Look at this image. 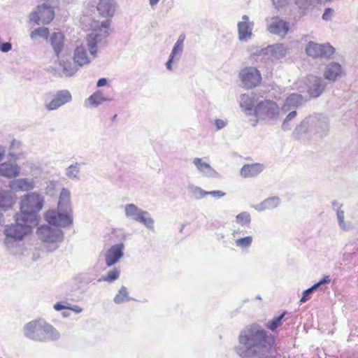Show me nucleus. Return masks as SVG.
Wrapping results in <instances>:
<instances>
[{"mask_svg":"<svg viewBox=\"0 0 358 358\" xmlns=\"http://www.w3.org/2000/svg\"><path fill=\"white\" fill-rule=\"evenodd\" d=\"M281 110L278 104L271 100H264L257 103L255 117L270 124H275L280 117Z\"/></svg>","mask_w":358,"mask_h":358,"instance_id":"423d86ee","label":"nucleus"},{"mask_svg":"<svg viewBox=\"0 0 358 358\" xmlns=\"http://www.w3.org/2000/svg\"><path fill=\"white\" fill-rule=\"evenodd\" d=\"M131 297L129 296V292L126 287L122 286L118 291V293L114 297V302L116 304H121L125 301L132 300Z\"/></svg>","mask_w":358,"mask_h":358,"instance_id":"e433bc0d","label":"nucleus"},{"mask_svg":"<svg viewBox=\"0 0 358 358\" xmlns=\"http://www.w3.org/2000/svg\"><path fill=\"white\" fill-rule=\"evenodd\" d=\"M185 35L184 34H181L179 36V37H178L177 41L176 42V43L179 44V45H182L184 46V41H185Z\"/></svg>","mask_w":358,"mask_h":358,"instance_id":"680f3d73","label":"nucleus"},{"mask_svg":"<svg viewBox=\"0 0 358 358\" xmlns=\"http://www.w3.org/2000/svg\"><path fill=\"white\" fill-rule=\"evenodd\" d=\"M239 76L243 86L248 89L255 87L262 80L259 71L255 67L242 69Z\"/></svg>","mask_w":358,"mask_h":358,"instance_id":"ddd939ff","label":"nucleus"},{"mask_svg":"<svg viewBox=\"0 0 358 358\" xmlns=\"http://www.w3.org/2000/svg\"><path fill=\"white\" fill-rule=\"evenodd\" d=\"M183 48V45L175 43L169 56L176 59V62H178L182 54Z\"/></svg>","mask_w":358,"mask_h":358,"instance_id":"c03bdc74","label":"nucleus"},{"mask_svg":"<svg viewBox=\"0 0 358 358\" xmlns=\"http://www.w3.org/2000/svg\"><path fill=\"white\" fill-rule=\"evenodd\" d=\"M111 23V20L110 19H106L101 22L100 31H103L106 36L108 34V29L110 27Z\"/></svg>","mask_w":358,"mask_h":358,"instance_id":"8fccbe9b","label":"nucleus"},{"mask_svg":"<svg viewBox=\"0 0 358 358\" xmlns=\"http://www.w3.org/2000/svg\"><path fill=\"white\" fill-rule=\"evenodd\" d=\"M54 308L56 310H62L66 308V306L60 302H57L54 305Z\"/></svg>","mask_w":358,"mask_h":358,"instance_id":"e2e57ef3","label":"nucleus"},{"mask_svg":"<svg viewBox=\"0 0 358 358\" xmlns=\"http://www.w3.org/2000/svg\"><path fill=\"white\" fill-rule=\"evenodd\" d=\"M44 198L37 192H31L24 195L20 201V212L29 220L31 223L38 224L39 212L43 206Z\"/></svg>","mask_w":358,"mask_h":358,"instance_id":"39448f33","label":"nucleus"},{"mask_svg":"<svg viewBox=\"0 0 358 358\" xmlns=\"http://www.w3.org/2000/svg\"><path fill=\"white\" fill-rule=\"evenodd\" d=\"M124 245L122 243H120L112 245L107 251L106 254V264L107 266H112L119 262V260L123 257V250Z\"/></svg>","mask_w":358,"mask_h":358,"instance_id":"2eb2a0df","label":"nucleus"},{"mask_svg":"<svg viewBox=\"0 0 358 358\" xmlns=\"http://www.w3.org/2000/svg\"><path fill=\"white\" fill-rule=\"evenodd\" d=\"M159 0H150V5L153 7L158 3Z\"/></svg>","mask_w":358,"mask_h":358,"instance_id":"774afa93","label":"nucleus"},{"mask_svg":"<svg viewBox=\"0 0 358 358\" xmlns=\"http://www.w3.org/2000/svg\"><path fill=\"white\" fill-rule=\"evenodd\" d=\"M262 170L263 166L260 164H245L241 169V175L244 178L255 177L259 174Z\"/></svg>","mask_w":358,"mask_h":358,"instance_id":"cd10ccee","label":"nucleus"},{"mask_svg":"<svg viewBox=\"0 0 358 358\" xmlns=\"http://www.w3.org/2000/svg\"><path fill=\"white\" fill-rule=\"evenodd\" d=\"M229 124V121L227 119H215L214 121V124L216 128V131L221 130L226 127Z\"/></svg>","mask_w":358,"mask_h":358,"instance_id":"09e8293b","label":"nucleus"},{"mask_svg":"<svg viewBox=\"0 0 358 358\" xmlns=\"http://www.w3.org/2000/svg\"><path fill=\"white\" fill-rule=\"evenodd\" d=\"M72 96L71 92L67 90H62L57 91L53 96L52 99L45 103V108L48 110H55L59 107L71 102Z\"/></svg>","mask_w":358,"mask_h":358,"instance_id":"4468645a","label":"nucleus"},{"mask_svg":"<svg viewBox=\"0 0 358 358\" xmlns=\"http://www.w3.org/2000/svg\"><path fill=\"white\" fill-rule=\"evenodd\" d=\"M309 117L303 120L299 124H298L292 132L293 138L296 139L300 138L303 134L310 132Z\"/></svg>","mask_w":358,"mask_h":358,"instance_id":"473e14b6","label":"nucleus"},{"mask_svg":"<svg viewBox=\"0 0 358 358\" xmlns=\"http://www.w3.org/2000/svg\"><path fill=\"white\" fill-rule=\"evenodd\" d=\"M297 113L296 110H291L285 118V120L292 122L296 116Z\"/></svg>","mask_w":358,"mask_h":358,"instance_id":"4d7b16f0","label":"nucleus"},{"mask_svg":"<svg viewBox=\"0 0 358 358\" xmlns=\"http://www.w3.org/2000/svg\"><path fill=\"white\" fill-rule=\"evenodd\" d=\"M252 242V237L250 236L238 238L235 241L236 245L241 248H249L251 245Z\"/></svg>","mask_w":358,"mask_h":358,"instance_id":"a18cd8bd","label":"nucleus"},{"mask_svg":"<svg viewBox=\"0 0 358 358\" xmlns=\"http://www.w3.org/2000/svg\"><path fill=\"white\" fill-rule=\"evenodd\" d=\"M313 293V292H312L311 289H310L309 288L304 290L303 292L302 297L300 299V303H306L308 300H309L311 298Z\"/></svg>","mask_w":358,"mask_h":358,"instance_id":"3c124183","label":"nucleus"},{"mask_svg":"<svg viewBox=\"0 0 358 358\" xmlns=\"http://www.w3.org/2000/svg\"><path fill=\"white\" fill-rule=\"evenodd\" d=\"M10 187L15 190L29 191L35 187V182L28 178H19L14 180Z\"/></svg>","mask_w":358,"mask_h":358,"instance_id":"c85d7f7f","label":"nucleus"},{"mask_svg":"<svg viewBox=\"0 0 358 358\" xmlns=\"http://www.w3.org/2000/svg\"><path fill=\"white\" fill-rule=\"evenodd\" d=\"M97 274L92 271L78 274L75 277V280L80 284L88 285L95 280Z\"/></svg>","mask_w":358,"mask_h":358,"instance_id":"72a5a7b5","label":"nucleus"},{"mask_svg":"<svg viewBox=\"0 0 358 358\" xmlns=\"http://www.w3.org/2000/svg\"><path fill=\"white\" fill-rule=\"evenodd\" d=\"M120 274V271L118 268H114L108 272L107 275L102 276L97 280L98 282L106 281L108 282H114L117 280Z\"/></svg>","mask_w":358,"mask_h":358,"instance_id":"a19ab883","label":"nucleus"},{"mask_svg":"<svg viewBox=\"0 0 358 358\" xmlns=\"http://www.w3.org/2000/svg\"><path fill=\"white\" fill-rule=\"evenodd\" d=\"M176 62V59L171 57L169 56L168 61L166 62V67L168 70L171 71L172 70V64Z\"/></svg>","mask_w":358,"mask_h":358,"instance_id":"bf43d9fd","label":"nucleus"},{"mask_svg":"<svg viewBox=\"0 0 358 358\" xmlns=\"http://www.w3.org/2000/svg\"><path fill=\"white\" fill-rule=\"evenodd\" d=\"M281 128L283 131L290 130L292 128L291 122L284 120L281 125Z\"/></svg>","mask_w":358,"mask_h":358,"instance_id":"13d9d810","label":"nucleus"},{"mask_svg":"<svg viewBox=\"0 0 358 358\" xmlns=\"http://www.w3.org/2000/svg\"><path fill=\"white\" fill-rule=\"evenodd\" d=\"M14 217L13 223L4 227V243L7 248L13 247L16 242L23 240L24 237L32 232L33 228L38 224L37 223H31L27 217L18 213Z\"/></svg>","mask_w":358,"mask_h":358,"instance_id":"7ed1b4c3","label":"nucleus"},{"mask_svg":"<svg viewBox=\"0 0 358 358\" xmlns=\"http://www.w3.org/2000/svg\"><path fill=\"white\" fill-rule=\"evenodd\" d=\"M294 3L302 14H306L315 6V0H294Z\"/></svg>","mask_w":358,"mask_h":358,"instance_id":"f704fd0d","label":"nucleus"},{"mask_svg":"<svg viewBox=\"0 0 358 358\" xmlns=\"http://www.w3.org/2000/svg\"><path fill=\"white\" fill-rule=\"evenodd\" d=\"M308 117L310 124V133L317 134L320 137L327 134L329 131V121L325 116L319 114Z\"/></svg>","mask_w":358,"mask_h":358,"instance_id":"f8f14e48","label":"nucleus"},{"mask_svg":"<svg viewBox=\"0 0 358 358\" xmlns=\"http://www.w3.org/2000/svg\"><path fill=\"white\" fill-rule=\"evenodd\" d=\"M59 69L62 70V76H72L78 70V64L71 61H59Z\"/></svg>","mask_w":358,"mask_h":358,"instance_id":"c756f323","label":"nucleus"},{"mask_svg":"<svg viewBox=\"0 0 358 358\" xmlns=\"http://www.w3.org/2000/svg\"><path fill=\"white\" fill-rule=\"evenodd\" d=\"M12 48V45L10 42H2L0 41V50L3 52H8Z\"/></svg>","mask_w":358,"mask_h":358,"instance_id":"864d4df0","label":"nucleus"},{"mask_svg":"<svg viewBox=\"0 0 358 358\" xmlns=\"http://www.w3.org/2000/svg\"><path fill=\"white\" fill-rule=\"evenodd\" d=\"M99 36L96 33H92L87 38V47L90 54L94 57L97 52V43L99 41Z\"/></svg>","mask_w":358,"mask_h":358,"instance_id":"c9c22d12","label":"nucleus"},{"mask_svg":"<svg viewBox=\"0 0 358 358\" xmlns=\"http://www.w3.org/2000/svg\"><path fill=\"white\" fill-rule=\"evenodd\" d=\"M332 206L334 209L336 208V207H337L338 209H341V205H340L336 201H334L332 202Z\"/></svg>","mask_w":358,"mask_h":358,"instance_id":"338daca9","label":"nucleus"},{"mask_svg":"<svg viewBox=\"0 0 358 358\" xmlns=\"http://www.w3.org/2000/svg\"><path fill=\"white\" fill-rule=\"evenodd\" d=\"M289 29V23L279 17H273L268 25V31L274 34L285 36Z\"/></svg>","mask_w":358,"mask_h":358,"instance_id":"a211bd4d","label":"nucleus"},{"mask_svg":"<svg viewBox=\"0 0 358 358\" xmlns=\"http://www.w3.org/2000/svg\"><path fill=\"white\" fill-rule=\"evenodd\" d=\"M69 308L76 313H80L83 311V309L78 306H73Z\"/></svg>","mask_w":358,"mask_h":358,"instance_id":"0e129e2a","label":"nucleus"},{"mask_svg":"<svg viewBox=\"0 0 358 358\" xmlns=\"http://www.w3.org/2000/svg\"><path fill=\"white\" fill-rule=\"evenodd\" d=\"M343 73L342 66L338 62H331L328 64L324 69V77L325 79L335 82L340 78Z\"/></svg>","mask_w":358,"mask_h":358,"instance_id":"f3484780","label":"nucleus"},{"mask_svg":"<svg viewBox=\"0 0 358 358\" xmlns=\"http://www.w3.org/2000/svg\"><path fill=\"white\" fill-rule=\"evenodd\" d=\"M275 342L271 334L262 326L252 324L241 331L235 352L240 358H269Z\"/></svg>","mask_w":358,"mask_h":358,"instance_id":"f257e3e1","label":"nucleus"},{"mask_svg":"<svg viewBox=\"0 0 358 358\" xmlns=\"http://www.w3.org/2000/svg\"><path fill=\"white\" fill-rule=\"evenodd\" d=\"M256 96L243 94L241 96L240 106L247 115H255Z\"/></svg>","mask_w":358,"mask_h":358,"instance_id":"4be33fe9","label":"nucleus"},{"mask_svg":"<svg viewBox=\"0 0 358 358\" xmlns=\"http://www.w3.org/2000/svg\"><path fill=\"white\" fill-rule=\"evenodd\" d=\"M192 163L198 171L205 177L215 178L218 176V173L209 164L203 162L201 158H194Z\"/></svg>","mask_w":358,"mask_h":358,"instance_id":"412c9836","label":"nucleus"},{"mask_svg":"<svg viewBox=\"0 0 358 358\" xmlns=\"http://www.w3.org/2000/svg\"><path fill=\"white\" fill-rule=\"evenodd\" d=\"M20 172V167L17 164L3 162L0 164V176L8 178H13L18 176Z\"/></svg>","mask_w":358,"mask_h":358,"instance_id":"b1692460","label":"nucleus"},{"mask_svg":"<svg viewBox=\"0 0 358 358\" xmlns=\"http://www.w3.org/2000/svg\"><path fill=\"white\" fill-rule=\"evenodd\" d=\"M259 54L270 55L275 59H280L286 56L287 50L283 44L276 43L261 49Z\"/></svg>","mask_w":358,"mask_h":358,"instance_id":"aec40b11","label":"nucleus"},{"mask_svg":"<svg viewBox=\"0 0 358 358\" xmlns=\"http://www.w3.org/2000/svg\"><path fill=\"white\" fill-rule=\"evenodd\" d=\"M304 102L303 96L297 93L289 94L285 100V103L281 108V112L285 113L291 110H296V108L302 106Z\"/></svg>","mask_w":358,"mask_h":358,"instance_id":"dca6fc26","label":"nucleus"},{"mask_svg":"<svg viewBox=\"0 0 358 358\" xmlns=\"http://www.w3.org/2000/svg\"><path fill=\"white\" fill-rule=\"evenodd\" d=\"M236 222L242 226L248 227L251 222L250 214L246 211L238 214L236 216Z\"/></svg>","mask_w":358,"mask_h":358,"instance_id":"79ce46f5","label":"nucleus"},{"mask_svg":"<svg viewBox=\"0 0 358 358\" xmlns=\"http://www.w3.org/2000/svg\"><path fill=\"white\" fill-rule=\"evenodd\" d=\"M334 13V10L331 8H327L324 10V13L322 14V19L324 20H331L332 15Z\"/></svg>","mask_w":358,"mask_h":358,"instance_id":"5fc2aeb1","label":"nucleus"},{"mask_svg":"<svg viewBox=\"0 0 358 358\" xmlns=\"http://www.w3.org/2000/svg\"><path fill=\"white\" fill-rule=\"evenodd\" d=\"M187 189L188 191L194 195L196 199H201L206 196V191L194 185H189Z\"/></svg>","mask_w":358,"mask_h":358,"instance_id":"37998d69","label":"nucleus"},{"mask_svg":"<svg viewBox=\"0 0 358 358\" xmlns=\"http://www.w3.org/2000/svg\"><path fill=\"white\" fill-rule=\"evenodd\" d=\"M289 0H272L273 5L277 9H280L288 4Z\"/></svg>","mask_w":358,"mask_h":358,"instance_id":"603ef678","label":"nucleus"},{"mask_svg":"<svg viewBox=\"0 0 358 358\" xmlns=\"http://www.w3.org/2000/svg\"><path fill=\"white\" fill-rule=\"evenodd\" d=\"M116 3L114 0H99L97 10L103 17H113L115 12Z\"/></svg>","mask_w":358,"mask_h":358,"instance_id":"5701e85b","label":"nucleus"},{"mask_svg":"<svg viewBox=\"0 0 358 358\" xmlns=\"http://www.w3.org/2000/svg\"><path fill=\"white\" fill-rule=\"evenodd\" d=\"M307 93L313 99L320 96L327 87L326 81L321 77L309 75L306 79Z\"/></svg>","mask_w":358,"mask_h":358,"instance_id":"9b49d317","label":"nucleus"},{"mask_svg":"<svg viewBox=\"0 0 358 358\" xmlns=\"http://www.w3.org/2000/svg\"><path fill=\"white\" fill-rule=\"evenodd\" d=\"M243 21L238 23V38L240 41H248L252 36L253 22H249V17L246 15L242 17Z\"/></svg>","mask_w":358,"mask_h":358,"instance_id":"6ab92c4d","label":"nucleus"},{"mask_svg":"<svg viewBox=\"0 0 358 358\" xmlns=\"http://www.w3.org/2000/svg\"><path fill=\"white\" fill-rule=\"evenodd\" d=\"M36 233L39 240L48 244L47 246L48 252L55 250L59 247L58 244L64 239L62 230L47 224L40 226L37 229Z\"/></svg>","mask_w":358,"mask_h":358,"instance_id":"0eeeda50","label":"nucleus"},{"mask_svg":"<svg viewBox=\"0 0 358 358\" xmlns=\"http://www.w3.org/2000/svg\"><path fill=\"white\" fill-rule=\"evenodd\" d=\"M41 5L37 6L36 10L29 15V20L36 24H49L55 17V7L58 0H43Z\"/></svg>","mask_w":358,"mask_h":358,"instance_id":"6e6552de","label":"nucleus"},{"mask_svg":"<svg viewBox=\"0 0 358 358\" xmlns=\"http://www.w3.org/2000/svg\"><path fill=\"white\" fill-rule=\"evenodd\" d=\"M206 195H210L214 197L220 198L225 195V193L220 190H213V191H206Z\"/></svg>","mask_w":358,"mask_h":358,"instance_id":"6e6d98bb","label":"nucleus"},{"mask_svg":"<svg viewBox=\"0 0 358 358\" xmlns=\"http://www.w3.org/2000/svg\"><path fill=\"white\" fill-rule=\"evenodd\" d=\"M50 43L55 53L56 57L59 59L64 45V36L62 32H54L50 36Z\"/></svg>","mask_w":358,"mask_h":358,"instance_id":"a878e982","label":"nucleus"},{"mask_svg":"<svg viewBox=\"0 0 358 358\" xmlns=\"http://www.w3.org/2000/svg\"><path fill=\"white\" fill-rule=\"evenodd\" d=\"M80 171V164L76 162L66 169L65 174L69 179H78Z\"/></svg>","mask_w":358,"mask_h":358,"instance_id":"58836bf2","label":"nucleus"},{"mask_svg":"<svg viewBox=\"0 0 358 358\" xmlns=\"http://www.w3.org/2000/svg\"><path fill=\"white\" fill-rule=\"evenodd\" d=\"M337 219L340 227L343 230H349L350 227L347 226L344 222V211L341 209H337Z\"/></svg>","mask_w":358,"mask_h":358,"instance_id":"de8ad7c7","label":"nucleus"},{"mask_svg":"<svg viewBox=\"0 0 358 358\" xmlns=\"http://www.w3.org/2000/svg\"><path fill=\"white\" fill-rule=\"evenodd\" d=\"M22 331L26 338L36 342L57 341L60 337L59 331L53 326L38 320L27 323Z\"/></svg>","mask_w":358,"mask_h":358,"instance_id":"20e7f679","label":"nucleus"},{"mask_svg":"<svg viewBox=\"0 0 358 358\" xmlns=\"http://www.w3.org/2000/svg\"><path fill=\"white\" fill-rule=\"evenodd\" d=\"M306 52L313 58H328L335 52V48L329 43L319 44L310 41L306 45Z\"/></svg>","mask_w":358,"mask_h":358,"instance_id":"9d476101","label":"nucleus"},{"mask_svg":"<svg viewBox=\"0 0 358 358\" xmlns=\"http://www.w3.org/2000/svg\"><path fill=\"white\" fill-rule=\"evenodd\" d=\"M280 203V199L278 196H271L264 199L261 203L255 205L253 208L259 211L262 212L266 210H271L277 208Z\"/></svg>","mask_w":358,"mask_h":358,"instance_id":"bb28decb","label":"nucleus"},{"mask_svg":"<svg viewBox=\"0 0 358 358\" xmlns=\"http://www.w3.org/2000/svg\"><path fill=\"white\" fill-rule=\"evenodd\" d=\"M15 195L10 190L0 191V210L6 211L15 203Z\"/></svg>","mask_w":358,"mask_h":358,"instance_id":"393cba45","label":"nucleus"},{"mask_svg":"<svg viewBox=\"0 0 358 358\" xmlns=\"http://www.w3.org/2000/svg\"><path fill=\"white\" fill-rule=\"evenodd\" d=\"M125 216L134 221L143 224L148 229L154 231L155 220L150 213L134 203H127L124 206Z\"/></svg>","mask_w":358,"mask_h":358,"instance_id":"1a4fd4ad","label":"nucleus"},{"mask_svg":"<svg viewBox=\"0 0 358 358\" xmlns=\"http://www.w3.org/2000/svg\"><path fill=\"white\" fill-rule=\"evenodd\" d=\"M113 100L112 98L106 96L101 90H98L93 93L87 99L86 103L88 102L92 106L96 108L104 101H108Z\"/></svg>","mask_w":358,"mask_h":358,"instance_id":"7c9ffc66","label":"nucleus"},{"mask_svg":"<svg viewBox=\"0 0 358 358\" xmlns=\"http://www.w3.org/2000/svg\"><path fill=\"white\" fill-rule=\"evenodd\" d=\"M5 155V148L3 146L0 145V162L3 159Z\"/></svg>","mask_w":358,"mask_h":358,"instance_id":"69168bd1","label":"nucleus"},{"mask_svg":"<svg viewBox=\"0 0 358 358\" xmlns=\"http://www.w3.org/2000/svg\"><path fill=\"white\" fill-rule=\"evenodd\" d=\"M45 220L49 224L67 227L73 223L72 208L70 203V191L63 188L60 192L57 209L49 210L45 213Z\"/></svg>","mask_w":358,"mask_h":358,"instance_id":"f03ea898","label":"nucleus"},{"mask_svg":"<svg viewBox=\"0 0 358 358\" xmlns=\"http://www.w3.org/2000/svg\"><path fill=\"white\" fill-rule=\"evenodd\" d=\"M73 61L79 66H82L90 62V60L87 55L86 49L83 46H79L75 49Z\"/></svg>","mask_w":358,"mask_h":358,"instance_id":"2f4dec72","label":"nucleus"},{"mask_svg":"<svg viewBox=\"0 0 358 358\" xmlns=\"http://www.w3.org/2000/svg\"><path fill=\"white\" fill-rule=\"evenodd\" d=\"M330 282H331V279H330L329 275H324L320 281H318L317 283L314 284L310 287H309V289H311L312 292H314L320 287L322 289V285L329 284Z\"/></svg>","mask_w":358,"mask_h":358,"instance_id":"49530a36","label":"nucleus"},{"mask_svg":"<svg viewBox=\"0 0 358 358\" xmlns=\"http://www.w3.org/2000/svg\"><path fill=\"white\" fill-rule=\"evenodd\" d=\"M107 83H108V80L105 78H101L98 80V81L96 83V86L98 87H103V86L106 85Z\"/></svg>","mask_w":358,"mask_h":358,"instance_id":"052dcab7","label":"nucleus"},{"mask_svg":"<svg viewBox=\"0 0 358 358\" xmlns=\"http://www.w3.org/2000/svg\"><path fill=\"white\" fill-rule=\"evenodd\" d=\"M50 32L47 27H38L33 30L30 34V38L35 40L37 37H41L47 39L49 36Z\"/></svg>","mask_w":358,"mask_h":358,"instance_id":"ea45409f","label":"nucleus"},{"mask_svg":"<svg viewBox=\"0 0 358 358\" xmlns=\"http://www.w3.org/2000/svg\"><path fill=\"white\" fill-rule=\"evenodd\" d=\"M287 312L284 311L278 316L274 317L272 320L268 321L266 323V328L272 331H275L278 327H279L282 324V320H283Z\"/></svg>","mask_w":358,"mask_h":358,"instance_id":"4c0bfd02","label":"nucleus"}]
</instances>
